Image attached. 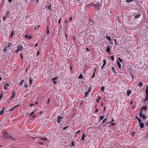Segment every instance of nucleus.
I'll list each match as a JSON object with an SVG mask.
<instances>
[{
  "label": "nucleus",
  "instance_id": "obj_1",
  "mask_svg": "<svg viewBox=\"0 0 148 148\" xmlns=\"http://www.w3.org/2000/svg\"><path fill=\"white\" fill-rule=\"evenodd\" d=\"M91 4H92L93 6L95 8L96 10H99V8L100 7L101 5L99 2H97L96 4H92L91 3Z\"/></svg>",
  "mask_w": 148,
  "mask_h": 148
},
{
  "label": "nucleus",
  "instance_id": "obj_2",
  "mask_svg": "<svg viewBox=\"0 0 148 148\" xmlns=\"http://www.w3.org/2000/svg\"><path fill=\"white\" fill-rule=\"evenodd\" d=\"M3 137L5 139H7L9 137V136L8 135V132H5L3 134Z\"/></svg>",
  "mask_w": 148,
  "mask_h": 148
},
{
  "label": "nucleus",
  "instance_id": "obj_3",
  "mask_svg": "<svg viewBox=\"0 0 148 148\" xmlns=\"http://www.w3.org/2000/svg\"><path fill=\"white\" fill-rule=\"evenodd\" d=\"M58 78V77H54L52 79V80L54 84H55L57 83V79Z\"/></svg>",
  "mask_w": 148,
  "mask_h": 148
},
{
  "label": "nucleus",
  "instance_id": "obj_4",
  "mask_svg": "<svg viewBox=\"0 0 148 148\" xmlns=\"http://www.w3.org/2000/svg\"><path fill=\"white\" fill-rule=\"evenodd\" d=\"M147 106H143L140 111L142 112L143 110H144V111H146L147 110Z\"/></svg>",
  "mask_w": 148,
  "mask_h": 148
},
{
  "label": "nucleus",
  "instance_id": "obj_5",
  "mask_svg": "<svg viewBox=\"0 0 148 148\" xmlns=\"http://www.w3.org/2000/svg\"><path fill=\"white\" fill-rule=\"evenodd\" d=\"M18 49L19 51H21L23 50V46L22 45H19L18 46Z\"/></svg>",
  "mask_w": 148,
  "mask_h": 148
},
{
  "label": "nucleus",
  "instance_id": "obj_6",
  "mask_svg": "<svg viewBox=\"0 0 148 148\" xmlns=\"http://www.w3.org/2000/svg\"><path fill=\"white\" fill-rule=\"evenodd\" d=\"M63 118V117L59 116L57 118V122L58 123H59L61 121V119Z\"/></svg>",
  "mask_w": 148,
  "mask_h": 148
},
{
  "label": "nucleus",
  "instance_id": "obj_7",
  "mask_svg": "<svg viewBox=\"0 0 148 148\" xmlns=\"http://www.w3.org/2000/svg\"><path fill=\"white\" fill-rule=\"evenodd\" d=\"M33 78L32 77H30L29 78V84L30 85V86H31L32 85V82H33Z\"/></svg>",
  "mask_w": 148,
  "mask_h": 148
},
{
  "label": "nucleus",
  "instance_id": "obj_8",
  "mask_svg": "<svg viewBox=\"0 0 148 148\" xmlns=\"http://www.w3.org/2000/svg\"><path fill=\"white\" fill-rule=\"evenodd\" d=\"M38 138H39L40 140H42L44 141H46L47 140V137H45L43 138L42 137H38Z\"/></svg>",
  "mask_w": 148,
  "mask_h": 148
},
{
  "label": "nucleus",
  "instance_id": "obj_9",
  "mask_svg": "<svg viewBox=\"0 0 148 148\" xmlns=\"http://www.w3.org/2000/svg\"><path fill=\"white\" fill-rule=\"evenodd\" d=\"M15 95L16 93L14 92V91H12L10 95L11 96L12 98H13Z\"/></svg>",
  "mask_w": 148,
  "mask_h": 148
},
{
  "label": "nucleus",
  "instance_id": "obj_10",
  "mask_svg": "<svg viewBox=\"0 0 148 148\" xmlns=\"http://www.w3.org/2000/svg\"><path fill=\"white\" fill-rule=\"evenodd\" d=\"M117 65L118 66L119 68L120 69H121V64L120 63V62H119L118 60H117Z\"/></svg>",
  "mask_w": 148,
  "mask_h": 148
},
{
  "label": "nucleus",
  "instance_id": "obj_11",
  "mask_svg": "<svg viewBox=\"0 0 148 148\" xmlns=\"http://www.w3.org/2000/svg\"><path fill=\"white\" fill-rule=\"evenodd\" d=\"M140 16H141L140 14H139L138 15H136L134 16V19H136L139 18Z\"/></svg>",
  "mask_w": 148,
  "mask_h": 148
},
{
  "label": "nucleus",
  "instance_id": "obj_12",
  "mask_svg": "<svg viewBox=\"0 0 148 148\" xmlns=\"http://www.w3.org/2000/svg\"><path fill=\"white\" fill-rule=\"evenodd\" d=\"M131 93V91L130 90H127V95L128 96H129L130 95Z\"/></svg>",
  "mask_w": 148,
  "mask_h": 148
},
{
  "label": "nucleus",
  "instance_id": "obj_13",
  "mask_svg": "<svg viewBox=\"0 0 148 148\" xmlns=\"http://www.w3.org/2000/svg\"><path fill=\"white\" fill-rule=\"evenodd\" d=\"M3 109L1 110L0 112V116L2 114H4V110H5V108H2Z\"/></svg>",
  "mask_w": 148,
  "mask_h": 148
},
{
  "label": "nucleus",
  "instance_id": "obj_14",
  "mask_svg": "<svg viewBox=\"0 0 148 148\" xmlns=\"http://www.w3.org/2000/svg\"><path fill=\"white\" fill-rule=\"evenodd\" d=\"M139 126H140V127L141 128H143L144 127V123H142V122L140 123V124H139Z\"/></svg>",
  "mask_w": 148,
  "mask_h": 148
},
{
  "label": "nucleus",
  "instance_id": "obj_15",
  "mask_svg": "<svg viewBox=\"0 0 148 148\" xmlns=\"http://www.w3.org/2000/svg\"><path fill=\"white\" fill-rule=\"evenodd\" d=\"M51 4L50 5H49L47 6V10H49V11L51 10H52V8H51Z\"/></svg>",
  "mask_w": 148,
  "mask_h": 148
},
{
  "label": "nucleus",
  "instance_id": "obj_16",
  "mask_svg": "<svg viewBox=\"0 0 148 148\" xmlns=\"http://www.w3.org/2000/svg\"><path fill=\"white\" fill-rule=\"evenodd\" d=\"M14 30L12 31L11 33V35H10V37L11 38V39H12V38H13V36L14 34Z\"/></svg>",
  "mask_w": 148,
  "mask_h": 148
},
{
  "label": "nucleus",
  "instance_id": "obj_17",
  "mask_svg": "<svg viewBox=\"0 0 148 148\" xmlns=\"http://www.w3.org/2000/svg\"><path fill=\"white\" fill-rule=\"evenodd\" d=\"M110 47L109 46H108L106 49V51L107 52L109 53L110 52Z\"/></svg>",
  "mask_w": 148,
  "mask_h": 148
},
{
  "label": "nucleus",
  "instance_id": "obj_18",
  "mask_svg": "<svg viewBox=\"0 0 148 148\" xmlns=\"http://www.w3.org/2000/svg\"><path fill=\"white\" fill-rule=\"evenodd\" d=\"M106 38L108 40H109L110 41H111V38L110 36H109L108 35H107L106 36Z\"/></svg>",
  "mask_w": 148,
  "mask_h": 148
},
{
  "label": "nucleus",
  "instance_id": "obj_19",
  "mask_svg": "<svg viewBox=\"0 0 148 148\" xmlns=\"http://www.w3.org/2000/svg\"><path fill=\"white\" fill-rule=\"evenodd\" d=\"M85 134L84 133H83L82 135V137L81 138V139L83 141L84 139H85Z\"/></svg>",
  "mask_w": 148,
  "mask_h": 148
},
{
  "label": "nucleus",
  "instance_id": "obj_20",
  "mask_svg": "<svg viewBox=\"0 0 148 148\" xmlns=\"http://www.w3.org/2000/svg\"><path fill=\"white\" fill-rule=\"evenodd\" d=\"M7 84H6V83L5 84H4V86H3V88L4 89V90H6L8 89V86H7Z\"/></svg>",
  "mask_w": 148,
  "mask_h": 148
},
{
  "label": "nucleus",
  "instance_id": "obj_21",
  "mask_svg": "<svg viewBox=\"0 0 148 148\" xmlns=\"http://www.w3.org/2000/svg\"><path fill=\"white\" fill-rule=\"evenodd\" d=\"M142 118L143 120H144L147 118V116H145V114H143L142 115Z\"/></svg>",
  "mask_w": 148,
  "mask_h": 148
},
{
  "label": "nucleus",
  "instance_id": "obj_22",
  "mask_svg": "<svg viewBox=\"0 0 148 148\" xmlns=\"http://www.w3.org/2000/svg\"><path fill=\"white\" fill-rule=\"evenodd\" d=\"M78 78L79 79H83V75L82 74H80L79 75V76L78 77Z\"/></svg>",
  "mask_w": 148,
  "mask_h": 148
},
{
  "label": "nucleus",
  "instance_id": "obj_23",
  "mask_svg": "<svg viewBox=\"0 0 148 148\" xmlns=\"http://www.w3.org/2000/svg\"><path fill=\"white\" fill-rule=\"evenodd\" d=\"M21 82H20V83H19V85H22L23 83L24 82V80L23 79H21Z\"/></svg>",
  "mask_w": 148,
  "mask_h": 148
},
{
  "label": "nucleus",
  "instance_id": "obj_24",
  "mask_svg": "<svg viewBox=\"0 0 148 148\" xmlns=\"http://www.w3.org/2000/svg\"><path fill=\"white\" fill-rule=\"evenodd\" d=\"M47 35H48L49 33V27L47 25Z\"/></svg>",
  "mask_w": 148,
  "mask_h": 148
},
{
  "label": "nucleus",
  "instance_id": "obj_25",
  "mask_svg": "<svg viewBox=\"0 0 148 148\" xmlns=\"http://www.w3.org/2000/svg\"><path fill=\"white\" fill-rule=\"evenodd\" d=\"M139 115L140 117H142V115L143 114L142 112L140 111V110L139 112Z\"/></svg>",
  "mask_w": 148,
  "mask_h": 148
},
{
  "label": "nucleus",
  "instance_id": "obj_26",
  "mask_svg": "<svg viewBox=\"0 0 148 148\" xmlns=\"http://www.w3.org/2000/svg\"><path fill=\"white\" fill-rule=\"evenodd\" d=\"M89 91V90H88L85 93V97L84 98H85V97H87V95H88V92Z\"/></svg>",
  "mask_w": 148,
  "mask_h": 148
},
{
  "label": "nucleus",
  "instance_id": "obj_27",
  "mask_svg": "<svg viewBox=\"0 0 148 148\" xmlns=\"http://www.w3.org/2000/svg\"><path fill=\"white\" fill-rule=\"evenodd\" d=\"M8 138H10V139H12V140H15V141L16 140L15 139V138H13V137H12V136H9Z\"/></svg>",
  "mask_w": 148,
  "mask_h": 148
},
{
  "label": "nucleus",
  "instance_id": "obj_28",
  "mask_svg": "<svg viewBox=\"0 0 148 148\" xmlns=\"http://www.w3.org/2000/svg\"><path fill=\"white\" fill-rule=\"evenodd\" d=\"M111 69L114 73H115L116 74L117 73L116 72L114 68L113 67H112L111 68Z\"/></svg>",
  "mask_w": 148,
  "mask_h": 148
},
{
  "label": "nucleus",
  "instance_id": "obj_29",
  "mask_svg": "<svg viewBox=\"0 0 148 148\" xmlns=\"http://www.w3.org/2000/svg\"><path fill=\"white\" fill-rule=\"evenodd\" d=\"M107 119V118H105V119H104L102 121V122L101 123H105L106 122V121Z\"/></svg>",
  "mask_w": 148,
  "mask_h": 148
},
{
  "label": "nucleus",
  "instance_id": "obj_30",
  "mask_svg": "<svg viewBox=\"0 0 148 148\" xmlns=\"http://www.w3.org/2000/svg\"><path fill=\"white\" fill-rule=\"evenodd\" d=\"M95 71H96V69H95L94 70V72L93 73V74L92 75V77H91L92 79L94 77V75H95Z\"/></svg>",
  "mask_w": 148,
  "mask_h": 148
},
{
  "label": "nucleus",
  "instance_id": "obj_31",
  "mask_svg": "<svg viewBox=\"0 0 148 148\" xmlns=\"http://www.w3.org/2000/svg\"><path fill=\"white\" fill-rule=\"evenodd\" d=\"M135 0H126V1L127 3H129L131 2H132Z\"/></svg>",
  "mask_w": 148,
  "mask_h": 148
},
{
  "label": "nucleus",
  "instance_id": "obj_32",
  "mask_svg": "<svg viewBox=\"0 0 148 148\" xmlns=\"http://www.w3.org/2000/svg\"><path fill=\"white\" fill-rule=\"evenodd\" d=\"M143 84V83L140 82L139 83V84H138V86L140 87H141L142 86Z\"/></svg>",
  "mask_w": 148,
  "mask_h": 148
},
{
  "label": "nucleus",
  "instance_id": "obj_33",
  "mask_svg": "<svg viewBox=\"0 0 148 148\" xmlns=\"http://www.w3.org/2000/svg\"><path fill=\"white\" fill-rule=\"evenodd\" d=\"M103 65H105L106 63V60L105 59H103Z\"/></svg>",
  "mask_w": 148,
  "mask_h": 148
},
{
  "label": "nucleus",
  "instance_id": "obj_34",
  "mask_svg": "<svg viewBox=\"0 0 148 148\" xmlns=\"http://www.w3.org/2000/svg\"><path fill=\"white\" fill-rule=\"evenodd\" d=\"M118 59L119 60V62H123V60L119 57H118Z\"/></svg>",
  "mask_w": 148,
  "mask_h": 148
},
{
  "label": "nucleus",
  "instance_id": "obj_35",
  "mask_svg": "<svg viewBox=\"0 0 148 148\" xmlns=\"http://www.w3.org/2000/svg\"><path fill=\"white\" fill-rule=\"evenodd\" d=\"M135 133H136L135 132H132L131 133V136H132V137H134V136Z\"/></svg>",
  "mask_w": 148,
  "mask_h": 148
},
{
  "label": "nucleus",
  "instance_id": "obj_36",
  "mask_svg": "<svg viewBox=\"0 0 148 148\" xmlns=\"http://www.w3.org/2000/svg\"><path fill=\"white\" fill-rule=\"evenodd\" d=\"M145 93H148V85L146 87Z\"/></svg>",
  "mask_w": 148,
  "mask_h": 148
},
{
  "label": "nucleus",
  "instance_id": "obj_37",
  "mask_svg": "<svg viewBox=\"0 0 148 148\" xmlns=\"http://www.w3.org/2000/svg\"><path fill=\"white\" fill-rule=\"evenodd\" d=\"M69 18H66L65 20V21L64 23L65 24H66L69 21Z\"/></svg>",
  "mask_w": 148,
  "mask_h": 148
},
{
  "label": "nucleus",
  "instance_id": "obj_38",
  "mask_svg": "<svg viewBox=\"0 0 148 148\" xmlns=\"http://www.w3.org/2000/svg\"><path fill=\"white\" fill-rule=\"evenodd\" d=\"M8 49H7V47H6L5 48H4L3 49V51L4 52H6V51H7Z\"/></svg>",
  "mask_w": 148,
  "mask_h": 148
},
{
  "label": "nucleus",
  "instance_id": "obj_39",
  "mask_svg": "<svg viewBox=\"0 0 148 148\" xmlns=\"http://www.w3.org/2000/svg\"><path fill=\"white\" fill-rule=\"evenodd\" d=\"M104 89H105V87L104 86H103V87H101V91H102V92H103L104 91Z\"/></svg>",
  "mask_w": 148,
  "mask_h": 148
},
{
  "label": "nucleus",
  "instance_id": "obj_40",
  "mask_svg": "<svg viewBox=\"0 0 148 148\" xmlns=\"http://www.w3.org/2000/svg\"><path fill=\"white\" fill-rule=\"evenodd\" d=\"M12 45V43H9L8 44V46L6 47H7V48L10 47V45Z\"/></svg>",
  "mask_w": 148,
  "mask_h": 148
},
{
  "label": "nucleus",
  "instance_id": "obj_41",
  "mask_svg": "<svg viewBox=\"0 0 148 148\" xmlns=\"http://www.w3.org/2000/svg\"><path fill=\"white\" fill-rule=\"evenodd\" d=\"M14 108H15V107H13L12 109H9L8 110V112H12Z\"/></svg>",
  "mask_w": 148,
  "mask_h": 148
},
{
  "label": "nucleus",
  "instance_id": "obj_42",
  "mask_svg": "<svg viewBox=\"0 0 148 148\" xmlns=\"http://www.w3.org/2000/svg\"><path fill=\"white\" fill-rule=\"evenodd\" d=\"M9 14V11H8L7 12L5 16L7 18H8V15Z\"/></svg>",
  "mask_w": 148,
  "mask_h": 148
},
{
  "label": "nucleus",
  "instance_id": "obj_43",
  "mask_svg": "<svg viewBox=\"0 0 148 148\" xmlns=\"http://www.w3.org/2000/svg\"><path fill=\"white\" fill-rule=\"evenodd\" d=\"M34 113H35V111L33 112H31V113H30L29 115L30 116H32L34 114Z\"/></svg>",
  "mask_w": 148,
  "mask_h": 148
},
{
  "label": "nucleus",
  "instance_id": "obj_44",
  "mask_svg": "<svg viewBox=\"0 0 148 148\" xmlns=\"http://www.w3.org/2000/svg\"><path fill=\"white\" fill-rule=\"evenodd\" d=\"M24 87H25V88H27L28 86V85L27 84H26L25 81V82L24 83Z\"/></svg>",
  "mask_w": 148,
  "mask_h": 148
},
{
  "label": "nucleus",
  "instance_id": "obj_45",
  "mask_svg": "<svg viewBox=\"0 0 148 148\" xmlns=\"http://www.w3.org/2000/svg\"><path fill=\"white\" fill-rule=\"evenodd\" d=\"M100 119L99 120V121H100L101 120H102L104 118V117L103 116H100Z\"/></svg>",
  "mask_w": 148,
  "mask_h": 148
},
{
  "label": "nucleus",
  "instance_id": "obj_46",
  "mask_svg": "<svg viewBox=\"0 0 148 148\" xmlns=\"http://www.w3.org/2000/svg\"><path fill=\"white\" fill-rule=\"evenodd\" d=\"M71 38L75 41V38L74 36H73L71 37Z\"/></svg>",
  "mask_w": 148,
  "mask_h": 148
},
{
  "label": "nucleus",
  "instance_id": "obj_47",
  "mask_svg": "<svg viewBox=\"0 0 148 148\" xmlns=\"http://www.w3.org/2000/svg\"><path fill=\"white\" fill-rule=\"evenodd\" d=\"M62 19V17H61L59 19L58 22V24H60L61 23V21Z\"/></svg>",
  "mask_w": 148,
  "mask_h": 148
},
{
  "label": "nucleus",
  "instance_id": "obj_48",
  "mask_svg": "<svg viewBox=\"0 0 148 148\" xmlns=\"http://www.w3.org/2000/svg\"><path fill=\"white\" fill-rule=\"evenodd\" d=\"M145 125L146 126H148V120H147L146 122L145 123Z\"/></svg>",
  "mask_w": 148,
  "mask_h": 148
},
{
  "label": "nucleus",
  "instance_id": "obj_49",
  "mask_svg": "<svg viewBox=\"0 0 148 148\" xmlns=\"http://www.w3.org/2000/svg\"><path fill=\"white\" fill-rule=\"evenodd\" d=\"M69 127V126H66V127H63V130H65L66 129H67L68 128V127Z\"/></svg>",
  "mask_w": 148,
  "mask_h": 148
},
{
  "label": "nucleus",
  "instance_id": "obj_50",
  "mask_svg": "<svg viewBox=\"0 0 148 148\" xmlns=\"http://www.w3.org/2000/svg\"><path fill=\"white\" fill-rule=\"evenodd\" d=\"M110 58L112 61L114 60V56H110Z\"/></svg>",
  "mask_w": 148,
  "mask_h": 148
},
{
  "label": "nucleus",
  "instance_id": "obj_51",
  "mask_svg": "<svg viewBox=\"0 0 148 148\" xmlns=\"http://www.w3.org/2000/svg\"><path fill=\"white\" fill-rule=\"evenodd\" d=\"M71 145H72L71 147H74V146L75 145H74V143L73 141V142H72L71 143Z\"/></svg>",
  "mask_w": 148,
  "mask_h": 148
},
{
  "label": "nucleus",
  "instance_id": "obj_52",
  "mask_svg": "<svg viewBox=\"0 0 148 148\" xmlns=\"http://www.w3.org/2000/svg\"><path fill=\"white\" fill-rule=\"evenodd\" d=\"M148 100V98H146L145 97V99L144 100V102H146Z\"/></svg>",
  "mask_w": 148,
  "mask_h": 148
},
{
  "label": "nucleus",
  "instance_id": "obj_53",
  "mask_svg": "<svg viewBox=\"0 0 148 148\" xmlns=\"http://www.w3.org/2000/svg\"><path fill=\"white\" fill-rule=\"evenodd\" d=\"M19 51L18 49H16V51H15L14 52V53H17L18 51Z\"/></svg>",
  "mask_w": 148,
  "mask_h": 148
},
{
  "label": "nucleus",
  "instance_id": "obj_54",
  "mask_svg": "<svg viewBox=\"0 0 148 148\" xmlns=\"http://www.w3.org/2000/svg\"><path fill=\"white\" fill-rule=\"evenodd\" d=\"M3 97V95L2 93L1 94L0 96V100H1Z\"/></svg>",
  "mask_w": 148,
  "mask_h": 148
},
{
  "label": "nucleus",
  "instance_id": "obj_55",
  "mask_svg": "<svg viewBox=\"0 0 148 148\" xmlns=\"http://www.w3.org/2000/svg\"><path fill=\"white\" fill-rule=\"evenodd\" d=\"M145 94L146 95L145 97L148 98V93H145Z\"/></svg>",
  "mask_w": 148,
  "mask_h": 148
},
{
  "label": "nucleus",
  "instance_id": "obj_56",
  "mask_svg": "<svg viewBox=\"0 0 148 148\" xmlns=\"http://www.w3.org/2000/svg\"><path fill=\"white\" fill-rule=\"evenodd\" d=\"M80 132V130H79L78 131H77L76 133H75V134H78V133H79Z\"/></svg>",
  "mask_w": 148,
  "mask_h": 148
},
{
  "label": "nucleus",
  "instance_id": "obj_57",
  "mask_svg": "<svg viewBox=\"0 0 148 148\" xmlns=\"http://www.w3.org/2000/svg\"><path fill=\"white\" fill-rule=\"evenodd\" d=\"M138 122H139V123H142L141 122V120L140 119H138Z\"/></svg>",
  "mask_w": 148,
  "mask_h": 148
},
{
  "label": "nucleus",
  "instance_id": "obj_58",
  "mask_svg": "<svg viewBox=\"0 0 148 148\" xmlns=\"http://www.w3.org/2000/svg\"><path fill=\"white\" fill-rule=\"evenodd\" d=\"M28 38L29 39H30L32 38V37L30 36H28Z\"/></svg>",
  "mask_w": 148,
  "mask_h": 148
},
{
  "label": "nucleus",
  "instance_id": "obj_59",
  "mask_svg": "<svg viewBox=\"0 0 148 148\" xmlns=\"http://www.w3.org/2000/svg\"><path fill=\"white\" fill-rule=\"evenodd\" d=\"M111 124L112 125V126H113L114 125H115L116 124V123H111Z\"/></svg>",
  "mask_w": 148,
  "mask_h": 148
},
{
  "label": "nucleus",
  "instance_id": "obj_60",
  "mask_svg": "<svg viewBox=\"0 0 148 148\" xmlns=\"http://www.w3.org/2000/svg\"><path fill=\"white\" fill-rule=\"evenodd\" d=\"M38 143L40 144V145H43L44 144V143H42V142H38Z\"/></svg>",
  "mask_w": 148,
  "mask_h": 148
},
{
  "label": "nucleus",
  "instance_id": "obj_61",
  "mask_svg": "<svg viewBox=\"0 0 148 148\" xmlns=\"http://www.w3.org/2000/svg\"><path fill=\"white\" fill-rule=\"evenodd\" d=\"M20 57H21V58L22 59H23V55H22V54H20Z\"/></svg>",
  "mask_w": 148,
  "mask_h": 148
},
{
  "label": "nucleus",
  "instance_id": "obj_62",
  "mask_svg": "<svg viewBox=\"0 0 148 148\" xmlns=\"http://www.w3.org/2000/svg\"><path fill=\"white\" fill-rule=\"evenodd\" d=\"M114 41H115V44L116 45H117V42H116V39H115L114 40Z\"/></svg>",
  "mask_w": 148,
  "mask_h": 148
},
{
  "label": "nucleus",
  "instance_id": "obj_63",
  "mask_svg": "<svg viewBox=\"0 0 148 148\" xmlns=\"http://www.w3.org/2000/svg\"><path fill=\"white\" fill-rule=\"evenodd\" d=\"M36 115H34L32 116L33 119H34L36 118Z\"/></svg>",
  "mask_w": 148,
  "mask_h": 148
},
{
  "label": "nucleus",
  "instance_id": "obj_64",
  "mask_svg": "<svg viewBox=\"0 0 148 148\" xmlns=\"http://www.w3.org/2000/svg\"><path fill=\"white\" fill-rule=\"evenodd\" d=\"M6 17L5 16H4L3 18V19L5 21L6 20Z\"/></svg>",
  "mask_w": 148,
  "mask_h": 148
}]
</instances>
